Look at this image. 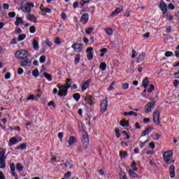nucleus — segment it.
<instances>
[{"label": "nucleus", "mask_w": 179, "mask_h": 179, "mask_svg": "<svg viewBox=\"0 0 179 179\" xmlns=\"http://www.w3.org/2000/svg\"><path fill=\"white\" fill-rule=\"evenodd\" d=\"M48 106L49 107H52V108H55V103L52 101H50L48 103Z\"/></svg>", "instance_id": "54"}, {"label": "nucleus", "mask_w": 179, "mask_h": 179, "mask_svg": "<svg viewBox=\"0 0 179 179\" xmlns=\"http://www.w3.org/2000/svg\"><path fill=\"white\" fill-rule=\"evenodd\" d=\"M24 38H26V34H20L18 36L19 41H23V40H24Z\"/></svg>", "instance_id": "47"}, {"label": "nucleus", "mask_w": 179, "mask_h": 179, "mask_svg": "<svg viewBox=\"0 0 179 179\" xmlns=\"http://www.w3.org/2000/svg\"><path fill=\"white\" fill-rule=\"evenodd\" d=\"M71 48L75 52H80L83 50V45L82 43H74L71 45Z\"/></svg>", "instance_id": "7"}, {"label": "nucleus", "mask_w": 179, "mask_h": 179, "mask_svg": "<svg viewBox=\"0 0 179 179\" xmlns=\"http://www.w3.org/2000/svg\"><path fill=\"white\" fill-rule=\"evenodd\" d=\"M71 85H72V81L71 80V79L67 78L66 82V85L64 86H66L67 89H70Z\"/></svg>", "instance_id": "37"}, {"label": "nucleus", "mask_w": 179, "mask_h": 179, "mask_svg": "<svg viewBox=\"0 0 179 179\" xmlns=\"http://www.w3.org/2000/svg\"><path fill=\"white\" fill-rule=\"evenodd\" d=\"M169 176L171 178H174V177H176V167L174 165H171L169 167Z\"/></svg>", "instance_id": "15"}, {"label": "nucleus", "mask_w": 179, "mask_h": 179, "mask_svg": "<svg viewBox=\"0 0 179 179\" xmlns=\"http://www.w3.org/2000/svg\"><path fill=\"white\" fill-rule=\"evenodd\" d=\"M168 8L169 9H171V10H174V9H176V6L173 3H169Z\"/></svg>", "instance_id": "56"}, {"label": "nucleus", "mask_w": 179, "mask_h": 179, "mask_svg": "<svg viewBox=\"0 0 179 179\" xmlns=\"http://www.w3.org/2000/svg\"><path fill=\"white\" fill-rule=\"evenodd\" d=\"M138 164H136V162L133 161L130 165V167L133 171H138Z\"/></svg>", "instance_id": "25"}, {"label": "nucleus", "mask_w": 179, "mask_h": 179, "mask_svg": "<svg viewBox=\"0 0 179 179\" xmlns=\"http://www.w3.org/2000/svg\"><path fill=\"white\" fill-rule=\"evenodd\" d=\"M27 148V145L24 143H22L16 148L17 150H24Z\"/></svg>", "instance_id": "31"}, {"label": "nucleus", "mask_w": 179, "mask_h": 179, "mask_svg": "<svg viewBox=\"0 0 179 179\" xmlns=\"http://www.w3.org/2000/svg\"><path fill=\"white\" fill-rule=\"evenodd\" d=\"M55 44H57V45H59L61 44V39L59 38H56L54 41Z\"/></svg>", "instance_id": "55"}, {"label": "nucleus", "mask_w": 179, "mask_h": 179, "mask_svg": "<svg viewBox=\"0 0 179 179\" xmlns=\"http://www.w3.org/2000/svg\"><path fill=\"white\" fill-rule=\"evenodd\" d=\"M81 142L83 143L84 149H87V148H89L90 141L89 140V137L87 136L84 135L82 138Z\"/></svg>", "instance_id": "6"}, {"label": "nucleus", "mask_w": 179, "mask_h": 179, "mask_svg": "<svg viewBox=\"0 0 179 179\" xmlns=\"http://www.w3.org/2000/svg\"><path fill=\"white\" fill-rule=\"evenodd\" d=\"M45 79L48 80V82H52V76L46 73Z\"/></svg>", "instance_id": "42"}, {"label": "nucleus", "mask_w": 179, "mask_h": 179, "mask_svg": "<svg viewBox=\"0 0 179 179\" xmlns=\"http://www.w3.org/2000/svg\"><path fill=\"white\" fill-rule=\"evenodd\" d=\"M24 22H23V20L22 19V17H17L16 18V21L15 22V26H19L20 24H23Z\"/></svg>", "instance_id": "30"}, {"label": "nucleus", "mask_w": 179, "mask_h": 179, "mask_svg": "<svg viewBox=\"0 0 179 179\" xmlns=\"http://www.w3.org/2000/svg\"><path fill=\"white\" fill-rule=\"evenodd\" d=\"M159 8L161 9L162 12H163L164 15L167 13V4L164 2V1H162L159 2Z\"/></svg>", "instance_id": "10"}, {"label": "nucleus", "mask_w": 179, "mask_h": 179, "mask_svg": "<svg viewBox=\"0 0 179 179\" xmlns=\"http://www.w3.org/2000/svg\"><path fill=\"white\" fill-rule=\"evenodd\" d=\"M153 130V128L152 127H148L147 129H145L141 134V136H146V135H149V134H150V132H152V131Z\"/></svg>", "instance_id": "18"}, {"label": "nucleus", "mask_w": 179, "mask_h": 179, "mask_svg": "<svg viewBox=\"0 0 179 179\" xmlns=\"http://www.w3.org/2000/svg\"><path fill=\"white\" fill-rule=\"evenodd\" d=\"M31 8H34V3L33 2H27V5L24 7V12H27V13H30V12H31Z\"/></svg>", "instance_id": "12"}, {"label": "nucleus", "mask_w": 179, "mask_h": 179, "mask_svg": "<svg viewBox=\"0 0 179 179\" xmlns=\"http://www.w3.org/2000/svg\"><path fill=\"white\" fill-rule=\"evenodd\" d=\"M20 65L24 68H27V66H30V65H31V61H30V59L27 57L21 60Z\"/></svg>", "instance_id": "8"}, {"label": "nucleus", "mask_w": 179, "mask_h": 179, "mask_svg": "<svg viewBox=\"0 0 179 179\" xmlns=\"http://www.w3.org/2000/svg\"><path fill=\"white\" fill-rule=\"evenodd\" d=\"M147 143H149L148 139L145 140L144 142L141 143L140 148H141V149L145 148V146H146Z\"/></svg>", "instance_id": "44"}, {"label": "nucleus", "mask_w": 179, "mask_h": 179, "mask_svg": "<svg viewBox=\"0 0 179 179\" xmlns=\"http://www.w3.org/2000/svg\"><path fill=\"white\" fill-rule=\"evenodd\" d=\"M16 169L17 171H23V165L20 163L16 164Z\"/></svg>", "instance_id": "38"}, {"label": "nucleus", "mask_w": 179, "mask_h": 179, "mask_svg": "<svg viewBox=\"0 0 179 179\" xmlns=\"http://www.w3.org/2000/svg\"><path fill=\"white\" fill-rule=\"evenodd\" d=\"M153 90H155V85H150V87L148 90V93H152V92H153Z\"/></svg>", "instance_id": "50"}, {"label": "nucleus", "mask_w": 179, "mask_h": 179, "mask_svg": "<svg viewBox=\"0 0 179 179\" xmlns=\"http://www.w3.org/2000/svg\"><path fill=\"white\" fill-rule=\"evenodd\" d=\"M145 57H146V53L143 52L141 54H140L136 60L137 64H139V62H142V61L145 59Z\"/></svg>", "instance_id": "20"}, {"label": "nucleus", "mask_w": 179, "mask_h": 179, "mask_svg": "<svg viewBox=\"0 0 179 179\" xmlns=\"http://www.w3.org/2000/svg\"><path fill=\"white\" fill-rule=\"evenodd\" d=\"M72 176V173L71 171H68L64 174L65 179H69Z\"/></svg>", "instance_id": "49"}, {"label": "nucleus", "mask_w": 179, "mask_h": 179, "mask_svg": "<svg viewBox=\"0 0 179 179\" xmlns=\"http://www.w3.org/2000/svg\"><path fill=\"white\" fill-rule=\"evenodd\" d=\"M10 173L13 177H16V166H15V163H12L10 165Z\"/></svg>", "instance_id": "16"}, {"label": "nucleus", "mask_w": 179, "mask_h": 179, "mask_svg": "<svg viewBox=\"0 0 179 179\" xmlns=\"http://www.w3.org/2000/svg\"><path fill=\"white\" fill-rule=\"evenodd\" d=\"M76 138H75L74 136H71L68 141L69 146H72L73 145H75V143H76Z\"/></svg>", "instance_id": "21"}, {"label": "nucleus", "mask_w": 179, "mask_h": 179, "mask_svg": "<svg viewBox=\"0 0 179 179\" xmlns=\"http://www.w3.org/2000/svg\"><path fill=\"white\" fill-rule=\"evenodd\" d=\"M29 31L30 33H31L32 34H34V33H36V27L34 26H31L29 28Z\"/></svg>", "instance_id": "52"}, {"label": "nucleus", "mask_w": 179, "mask_h": 179, "mask_svg": "<svg viewBox=\"0 0 179 179\" xmlns=\"http://www.w3.org/2000/svg\"><path fill=\"white\" fill-rule=\"evenodd\" d=\"M119 178L120 179H124L127 178V173L125 172L121 171L119 173Z\"/></svg>", "instance_id": "36"}, {"label": "nucleus", "mask_w": 179, "mask_h": 179, "mask_svg": "<svg viewBox=\"0 0 179 179\" xmlns=\"http://www.w3.org/2000/svg\"><path fill=\"white\" fill-rule=\"evenodd\" d=\"M173 85H174L175 87H178V86H179L178 80H175L173 81Z\"/></svg>", "instance_id": "63"}, {"label": "nucleus", "mask_w": 179, "mask_h": 179, "mask_svg": "<svg viewBox=\"0 0 179 179\" xmlns=\"http://www.w3.org/2000/svg\"><path fill=\"white\" fill-rule=\"evenodd\" d=\"M73 98L74 99V100H76V101H79V100H80V94L79 93H75L73 95Z\"/></svg>", "instance_id": "35"}, {"label": "nucleus", "mask_w": 179, "mask_h": 179, "mask_svg": "<svg viewBox=\"0 0 179 179\" xmlns=\"http://www.w3.org/2000/svg\"><path fill=\"white\" fill-rule=\"evenodd\" d=\"M6 159H0V169H6Z\"/></svg>", "instance_id": "27"}, {"label": "nucleus", "mask_w": 179, "mask_h": 179, "mask_svg": "<svg viewBox=\"0 0 179 179\" xmlns=\"http://www.w3.org/2000/svg\"><path fill=\"white\" fill-rule=\"evenodd\" d=\"M101 54L99 55V57H103L106 52H107V48H101L100 50Z\"/></svg>", "instance_id": "45"}, {"label": "nucleus", "mask_w": 179, "mask_h": 179, "mask_svg": "<svg viewBox=\"0 0 179 179\" xmlns=\"http://www.w3.org/2000/svg\"><path fill=\"white\" fill-rule=\"evenodd\" d=\"M173 56V52L171 51H166L165 52V57H172Z\"/></svg>", "instance_id": "57"}, {"label": "nucleus", "mask_w": 179, "mask_h": 179, "mask_svg": "<svg viewBox=\"0 0 179 179\" xmlns=\"http://www.w3.org/2000/svg\"><path fill=\"white\" fill-rule=\"evenodd\" d=\"M124 117H128V115H133V117H138V113L134 111L130 112H124Z\"/></svg>", "instance_id": "28"}, {"label": "nucleus", "mask_w": 179, "mask_h": 179, "mask_svg": "<svg viewBox=\"0 0 179 179\" xmlns=\"http://www.w3.org/2000/svg\"><path fill=\"white\" fill-rule=\"evenodd\" d=\"M87 59H89L90 61L93 59V53H88L87 55Z\"/></svg>", "instance_id": "58"}, {"label": "nucleus", "mask_w": 179, "mask_h": 179, "mask_svg": "<svg viewBox=\"0 0 179 179\" xmlns=\"http://www.w3.org/2000/svg\"><path fill=\"white\" fill-rule=\"evenodd\" d=\"M128 173L130 178H138L139 177V175L135 173V171L129 170Z\"/></svg>", "instance_id": "19"}, {"label": "nucleus", "mask_w": 179, "mask_h": 179, "mask_svg": "<svg viewBox=\"0 0 179 179\" xmlns=\"http://www.w3.org/2000/svg\"><path fill=\"white\" fill-rule=\"evenodd\" d=\"M128 156V152H120V157L121 159H124V157H127Z\"/></svg>", "instance_id": "43"}, {"label": "nucleus", "mask_w": 179, "mask_h": 179, "mask_svg": "<svg viewBox=\"0 0 179 179\" xmlns=\"http://www.w3.org/2000/svg\"><path fill=\"white\" fill-rule=\"evenodd\" d=\"M80 61V55H77L74 59V64H76V65H78Z\"/></svg>", "instance_id": "40"}, {"label": "nucleus", "mask_w": 179, "mask_h": 179, "mask_svg": "<svg viewBox=\"0 0 179 179\" xmlns=\"http://www.w3.org/2000/svg\"><path fill=\"white\" fill-rule=\"evenodd\" d=\"M122 87L123 90H128V89H129V83H122Z\"/></svg>", "instance_id": "39"}, {"label": "nucleus", "mask_w": 179, "mask_h": 179, "mask_svg": "<svg viewBox=\"0 0 179 179\" xmlns=\"http://www.w3.org/2000/svg\"><path fill=\"white\" fill-rule=\"evenodd\" d=\"M163 159L166 164H172V163H174L175 161L173 159V150H169L164 152Z\"/></svg>", "instance_id": "1"}, {"label": "nucleus", "mask_w": 179, "mask_h": 179, "mask_svg": "<svg viewBox=\"0 0 179 179\" xmlns=\"http://www.w3.org/2000/svg\"><path fill=\"white\" fill-rule=\"evenodd\" d=\"M93 51V48L90 47L87 48L86 52L87 54H92V52Z\"/></svg>", "instance_id": "60"}, {"label": "nucleus", "mask_w": 179, "mask_h": 179, "mask_svg": "<svg viewBox=\"0 0 179 179\" xmlns=\"http://www.w3.org/2000/svg\"><path fill=\"white\" fill-rule=\"evenodd\" d=\"M57 87H58L59 92L57 93L58 96L59 97H66V96L68 94V88L65 85H61L60 84H58L57 85Z\"/></svg>", "instance_id": "3"}, {"label": "nucleus", "mask_w": 179, "mask_h": 179, "mask_svg": "<svg viewBox=\"0 0 179 179\" xmlns=\"http://www.w3.org/2000/svg\"><path fill=\"white\" fill-rule=\"evenodd\" d=\"M15 57L17 59H24L29 57V52L26 50H20L15 52Z\"/></svg>", "instance_id": "2"}, {"label": "nucleus", "mask_w": 179, "mask_h": 179, "mask_svg": "<svg viewBox=\"0 0 179 179\" xmlns=\"http://www.w3.org/2000/svg\"><path fill=\"white\" fill-rule=\"evenodd\" d=\"M61 17H62V19H63L64 20H65L67 18L66 14L65 13H61Z\"/></svg>", "instance_id": "62"}, {"label": "nucleus", "mask_w": 179, "mask_h": 179, "mask_svg": "<svg viewBox=\"0 0 179 179\" xmlns=\"http://www.w3.org/2000/svg\"><path fill=\"white\" fill-rule=\"evenodd\" d=\"M153 121L154 124L157 125H160V111L156 110L153 114Z\"/></svg>", "instance_id": "5"}, {"label": "nucleus", "mask_w": 179, "mask_h": 179, "mask_svg": "<svg viewBox=\"0 0 179 179\" xmlns=\"http://www.w3.org/2000/svg\"><path fill=\"white\" fill-rule=\"evenodd\" d=\"M120 125H121V127H129V122L127 120H121L120 122Z\"/></svg>", "instance_id": "32"}, {"label": "nucleus", "mask_w": 179, "mask_h": 179, "mask_svg": "<svg viewBox=\"0 0 179 179\" xmlns=\"http://www.w3.org/2000/svg\"><path fill=\"white\" fill-rule=\"evenodd\" d=\"M17 142L18 141H17V139L16 138V137H12L9 140L8 145H9V146H13V145H16V143H17Z\"/></svg>", "instance_id": "26"}, {"label": "nucleus", "mask_w": 179, "mask_h": 179, "mask_svg": "<svg viewBox=\"0 0 179 179\" xmlns=\"http://www.w3.org/2000/svg\"><path fill=\"white\" fill-rule=\"evenodd\" d=\"M80 20L83 24H86V23L89 22V14L88 13L83 14L81 16V18Z\"/></svg>", "instance_id": "13"}, {"label": "nucleus", "mask_w": 179, "mask_h": 179, "mask_svg": "<svg viewBox=\"0 0 179 179\" xmlns=\"http://www.w3.org/2000/svg\"><path fill=\"white\" fill-rule=\"evenodd\" d=\"M99 69H101V71H106V69H107V64L105 62L101 63Z\"/></svg>", "instance_id": "34"}, {"label": "nucleus", "mask_w": 179, "mask_h": 179, "mask_svg": "<svg viewBox=\"0 0 179 179\" xmlns=\"http://www.w3.org/2000/svg\"><path fill=\"white\" fill-rule=\"evenodd\" d=\"M115 132L116 138H120L121 136V134L120 133V129L115 128Z\"/></svg>", "instance_id": "48"}, {"label": "nucleus", "mask_w": 179, "mask_h": 179, "mask_svg": "<svg viewBox=\"0 0 179 179\" xmlns=\"http://www.w3.org/2000/svg\"><path fill=\"white\" fill-rule=\"evenodd\" d=\"M32 45L34 50H38V38H34L32 41Z\"/></svg>", "instance_id": "17"}, {"label": "nucleus", "mask_w": 179, "mask_h": 179, "mask_svg": "<svg viewBox=\"0 0 179 179\" xmlns=\"http://www.w3.org/2000/svg\"><path fill=\"white\" fill-rule=\"evenodd\" d=\"M5 153H6V150L3 148H0V159H6V156H5Z\"/></svg>", "instance_id": "29"}, {"label": "nucleus", "mask_w": 179, "mask_h": 179, "mask_svg": "<svg viewBox=\"0 0 179 179\" xmlns=\"http://www.w3.org/2000/svg\"><path fill=\"white\" fill-rule=\"evenodd\" d=\"M37 96H36L35 95H30L29 97L27 98V100H35L36 101H37Z\"/></svg>", "instance_id": "46"}, {"label": "nucleus", "mask_w": 179, "mask_h": 179, "mask_svg": "<svg viewBox=\"0 0 179 179\" xmlns=\"http://www.w3.org/2000/svg\"><path fill=\"white\" fill-rule=\"evenodd\" d=\"M27 19L29 20V22H33L34 23H36L37 22V18H36V17L32 14H29L27 16Z\"/></svg>", "instance_id": "24"}, {"label": "nucleus", "mask_w": 179, "mask_h": 179, "mask_svg": "<svg viewBox=\"0 0 179 179\" xmlns=\"http://www.w3.org/2000/svg\"><path fill=\"white\" fill-rule=\"evenodd\" d=\"M105 31L108 36H113L114 31H113V29L111 28H106Z\"/></svg>", "instance_id": "33"}, {"label": "nucleus", "mask_w": 179, "mask_h": 179, "mask_svg": "<svg viewBox=\"0 0 179 179\" xmlns=\"http://www.w3.org/2000/svg\"><path fill=\"white\" fill-rule=\"evenodd\" d=\"M8 16L10 17H15V16H16V13H15V12L8 13Z\"/></svg>", "instance_id": "61"}, {"label": "nucleus", "mask_w": 179, "mask_h": 179, "mask_svg": "<svg viewBox=\"0 0 179 179\" xmlns=\"http://www.w3.org/2000/svg\"><path fill=\"white\" fill-rule=\"evenodd\" d=\"M122 10H124V8L123 7L117 8L111 13V15H110L111 17H114V16H117V15H119V13H121V12H122Z\"/></svg>", "instance_id": "14"}, {"label": "nucleus", "mask_w": 179, "mask_h": 179, "mask_svg": "<svg viewBox=\"0 0 179 179\" xmlns=\"http://www.w3.org/2000/svg\"><path fill=\"white\" fill-rule=\"evenodd\" d=\"M92 80H87L85 82H84L81 86V90L82 92H86L89 87H90V83Z\"/></svg>", "instance_id": "11"}, {"label": "nucleus", "mask_w": 179, "mask_h": 179, "mask_svg": "<svg viewBox=\"0 0 179 179\" xmlns=\"http://www.w3.org/2000/svg\"><path fill=\"white\" fill-rule=\"evenodd\" d=\"M108 108V101L107 99H103L101 103V111L102 113H106Z\"/></svg>", "instance_id": "9"}, {"label": "nucleus", "mask_w": 179, "mask_h": 179, "mask_svg": "<svg viewBox=\"0 0 179 179\" xmlns=\"http://www.w3.org/2000/svg\"><path fill=\"white\" fill-rule=\"evenodd\" d=\"M155 102H149L145 106V113L148 114V113H152L155 109Z\"/></svg>", "instance_id": "4"}, {"label": "nucleus", "mask_w": 179, "mask_h": 179, "mask_svg": "<svg viewBox=\"0 0 179 179\" xmlns=\"http://www.w3.org/2000/svg\"><path fill=\"white\" fill-rule=\"evenodd\" d=\"M24 72V71L23 70V69L22 68H18L17 69V73L18 75H23V73Z\"/></svg>", "instance_id": "59"}, {"label": "nucleus", "mask_w": 179, "mask_h": 179, "mask_svg": "<svg viewBox=\"0 0 179 179\" xmlns=\"http://www.w3.org/2000/svg\"><path fill=\"white\" fill-rule=\"evenodd\" d=\"M39 62H41V64H44V62H45V56L42 55L39 59Z\"/></svg>", "instance_id": "51"}, {"label": "nucleus", "mask_w": 179, "mask_h": 179, "mask_svg": "<svg viewBox=\"0 0 179 179\" xmlns=\"http://www.w3.org/2000/svg\"><path fill=\"white\" fill-rule=\"evenodd\" d=\"M32 75L33 76H34L35 78H37V76H38V70L37 69H34L32 72Z\"/></svg>", "instance_id": "53"}, {"label": "nucleus", "mask_w": 179, "mask_h": 179, "mask_svg": "<svg viewBox=\"0 0 179 179\" xmlns=\"http://www.w3.org/2000/svg\"><path fill=\"white\" fill-rule=\"evenodd\" d=\"M150 148L152 150H155L156 148V145H155V143L153 142L150 143Z\"/></svg>", "instance_id": "64"}, {"label": "nucleus", "mask_w": 179, "mask_h": 179, "mask_svg": "<svg viewBox=\"0 0 179 179\" xmlns=\"http://www.w3.org/2000/svg\"><path fill=\"white\" fill-rule=\"evenodd\" d=\"M93 30H94V27H89L85 30V33L86 34L90 35L92 34V32L93 31Z\"/></svg>", "instance_id": "41"}, {"label": "nucleus", "mask_w": 179, "mask_h": 179, "mask_svg": "<svg viewBox=\"0 0 179 179\" xmlns=\"http://www.w3.org/2000/svg\"><path fill=\"white\" fill-rule=\"evenodd\" d=\"M93 100V96H92L91 95H87L85 98V103H88V104L90 106H92L93 103L92 102Z\"/></svg>", "instance_id": "23"}, {"label": "nucleus", "mask_w": 179, "mask_h": 179, "mask_svg": "<svg viewBox=\"0 0 179 179\" xmlns=\"http://www.w3.org/2000/svg\"><path fill=\"white\" fill-rule=\"evenodd\" d=\"M149 83H150V81H149V78L148 77H145L143 82H142V86L146 89L148 86H149Z\"/></svg>", "instance_id": "22"}]
</instances>
